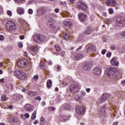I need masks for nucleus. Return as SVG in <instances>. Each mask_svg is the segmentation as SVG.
I'll return each instance as SVG.
<instances>
[{"mask_svg": "<svg viewBox=\"0 0 125 125\" xmlns=\"http://www.w3.org/2000/svg\"><path fill=\"white\" fill-rule=\"evenodd\" d=\"M32 39L33 40L34 42H37V43H42L45 40L44 36L40 34L33 35L32 37Z\"/></svg>", "mask_w": 125, "mask_h": 125, "instance_id": "1", "label": "nucleus"}, {"mask_svg": "<svg viewBox=\"0 0 125 125\" xmlns=\"http://www.w3.org/2000/svg\"><path fill=\"white\" fill-rule=\"evenodd\" d=\"M117 71V68L115 67H109L107 68L105 71V74L111 78V79H115L116 77V72Z\"/></svg>", "mask_w": 125, "mask_h": 125, "instance_id": "2", "label": "nucleus"}, {"mask_svg": "<svg viewBox=\"0 0 125 125\" xmlns=\"http://www.w3.org/2000/svg\"><path fill=\"white\" fill-rule=\"evenodd\" d=\"M27 49L33 56L36 55L39 51V46L38 45H30L27 44Z\"/></svg>", "mask_w": 125, "mask_h": 125, "instance_id": "3", "label": "nucleus"}, {"mask_svg": "<svg viewBox=\"0 0 125 125\" xmlns=\"http://www.w3.org/2000/svg\"><path fill=\"white\" fill-rule=\"evenodd\" d=\"M6 27L7 30L9 31V32H12L13 31H15L16 29H17V26H16V24L13 21H7L6 23Z\"/></svg>", "mask_w": 125, "mask_h": 125, "instance_id": "4", "label": "nucleus"}, {"mask_svg": "<svg viewBox=\"0 0 125 125\" xmlns=\"http://www.w3.org/2000/svg\"><path fill=\"white\" fill-rule=\"evenodd\" d=\"M68 89L69 92L76 94L79 91L80 86L76 84H72L69 86Z\"/></svg>", "mask_w": 125, "mask_h": 125, "instance_id": "5", "label": "nucleus"}, {"mask_svg": "<svg viewBox=\"0 0 125 125\" xmlns=\"http://www.w3.org/2000/svg\"><path fill=\"white\" fill-rule=\"evenodd\" d=\"M85 106H80L79 105H77L76 106V112L78 115H83L84 113H85Z\"/></svg>", "mask_w": 125, "mask_h": 125, "instance_id": "6", "label": "nucleus"}, {"mask_svg": "<svg viewBox=\"0 0 125 125\" xmlns=\"http://www.w3.org/2000/svg\"><path fill=\"white\" fill-rule=\"evenodd\" d=\"M114 21L117 26H121V25H125V18L116 17L114 19Z\"/></svg>", "mask_w": 125, "mask_h": 125, "instance_id": "7", "label": "nucleus"}, {"mask_svg": "<svg viewBox=\"0 0 125 125\" xmlns=\"http://www.w3.org/2000/svg\"><path fill=\"white\" fill-rule=\"evenodd\" d=\"M18 65L19 67H21V68H25V67H27V65H28V60L24 58L19 61Z\"/></svg>", "mask_w": 125, "mask_h": 125, "instance_id": "8", "label": "nucleus"}, {"mask_svg": "<svg viewBox=\"0 0 125 125\" xmlns=\"http://www.w3.org/2000/svg\"><path fill=\"white\" fill-rule=\"evenodd\" d=\"M110 97V95L107 93L104 94L100 100L98 101V104H101V103H103V102H105L107 99H109Z\"/></svg>", "mask_w": 125, "mask_h": 125, "instance_id": "9", "label": "nucleus"}, {"mask_svg": "<svg viewBox=\"0 0 125 125\" xmlns=\"http://www.w3.org/2000/svg\"><path fill=\"white\" fill-rule=\"evenodd\" d=\"M77 8H80V9H82V10H86V9L87 8V6L83 1L81 0H79L78 3L77 5Z\"/></svg>", "mask_w": 125, "mask_h": 125, "instance_id": "10", "label": "nucleus"}, {"mask_svg": "<svg viewBox=\"0 0 125 125\" xmlns=\"http://www.w3.org/2000/svg\"><path fill=\"white\" fill-rule=\"evenodd\" d=\"M82 68L83 70L90 71L91 70V64L90 62H86L82 65Z\"/></svg>", "mask_w": 125, "mask_h": 125, "instance_id": "11", "label": "nucleus"}, {"mask_svg": "<svg viewBox=\"0 0 125 125\" xmlns=\"http://www.w3.org/2000/svg\"><path fill=\"white\" fill-rule=\"evenodd\" d=\"M102 69L99 67H96L93 70V74L98 77L101 75Z\"/></svg>", "mask_w": 125, "mask_h": 125, "instance_id": "12", "label": "nucleus"}, {"mask_svg": "<svg viewBox=\"0 0 125 125\" xmlns=\"http://www.w3.org/2000/svg\"><path fill=\"white\" fill-rule=\"evenodd\" d=\"M24 109L28 112H32L34 110V106L30 104H27L24 106Z\"/></svg>", "mask_w": 125, "mask_h": 125, "instance_id": "13", "label": "nucleus"}, {"mask_svg": "<svg viewBox=\"0 0 125 125\" xmlns=\"http://www.w3.org/2000/svg\"><path fill=\"white\" fill-rule=\"evenodd\" d=\"M84 57V55L82 54H75L73 57V60L75 61H78V60H80L82 58H83Z\"/></svg>", "mask_w": 125, "mask_h": 125, "instance_id": "14", "label": "nucleus"}, {"mask_svg": "<svg viewBox=\"0 0 125 125\" xmlns=\"http://www.w3.org/2000/svg\"><path fill=\"white\" fill-rule=\"evenodd\" d=\"M22 98H23V95L19 94H15L13 96V100H14V101H18V100Z\"/></svg>", "mask_w": 125, "mask_h": 125, "instance_id": "15", "label": "nucleus"}, {"mask_svg": "<svg viewBox=\"0 0 125 125\" xmlns=\"http://www.w3.org/2000/svg\"><path fill=\"white\" fill-rule=\"evenodd\" d=\"M106 3L107 6H114L116 3L115 0H107Z\"/></svg>", "mask_w": 125, "mask_h": 125, "instance_id": "16", "label": "nucleus"}, {"mask_svg": "<svg viewBox=\"0 0 125 125\" xmlns=\"http://www.w3.org/2000/svg\"><path fill=\"white\" fill-rule=\"evenodd\" d=\"M26 78H27V75L21 70V73L20 74V77L19 78V80L24 81V80H26Z\"/></svg>", "mask_w": 125, "mask_h": 125, "instance_id": "17", "label": "nucleus"}, {"mask_svg": "<svg viewBox=\"0 0 125 125\" xmlns=\"http://www.w3.org/2000/svg\"><path fill=\"white\" fill-rule=\"evenodd\" d=\"M110 63L113 66H119V62L117 61L116 58H113L111 59Z\"/></svg>", "mask_w": 125, "mask_h": 125, "instance_id": "18", "label": "nucleus"}, {"mask_svg": "<svg viewBox=\"0 0 125 125\" xmlns=\"http://www.w3.org/2000/svg\"><path fill=\"white\" fill-rule=\"evenodd\" d=\"M79 18L81 20V21H85V20H86V15L83 13L79 14Z\"/></svg>", "mask_w": 125, "mask_h": 125, "instance_id": "19", "label": "nucleus"}, {"mask_svg": "<svg viewBox=\"0 0 125 125\" xmlns=\"http://www.w3.org/2000/svg\"><path fill=\"white\" fill-rule=\"evenodd\" d=\"M96 50V47L93 45H90L87 49V52L88 51H95Z\"/></svg>", "mask_w": 125, "mask_h": 125, "instance_id": "20", "label": "nucleus"}, {"mask_svg": "<svg viewBox=\"0 0 125 125\" xmlns=\"http://www.w3.org/2000/svg\"><path fill=\"white\" fill-rule=\"evenodd\" d=\"M17 11L18 14H19L20 15H21V14H23L24 12V8L21 7H18L17 9Z\"/></svg>", "mask_w": 125, "mask_h": 125, "instance_id": "21", "label": "nucleus"}, {"mask_svg": "<svg viewBox=\"0 0 125 125\" xmlns=\"http://www.w3.org/2000/svg\"><path fill=\"white\" fill-rule=\"evenodd\" d=\"M105 107H103L100 109L99 111V116H104L105 115Z\"/></svg>", "mask_w": 125, "mask_h": 125, "instance_id": "22", "label": "nucleus"}, {"mask_svg": "<svg viewBox=\"0 0 125 125\" xmlns=\"http://www.w3.org/2000/svg\"><path fill=\"white\" fill-rule=\"evenodd\" d=\"M74 99L76 101H79V100H83V97L82 95H77L74 96Z\"/></svg>", "mask_w": 125, "mask_h": 125, "instance_id": "23", "label": "nucleus"}, {"mask_svg": "<svg viewBox=\"0 0 125 125\" xmlns=\"http://www.w3.org/2000/svg\"><path fill=\"white\" fill-rule=\"evenodd\" d=\"M92 32V29H91V28L88 27L84 32V34H85V35H90V33Z\"/></svg>", "mask_w": 125, "mask_h": 125, "instance_id": "24", "label": "nucleus"}, {"mask_svg": "<svg viewBox=\"0 0 125 125\" xmlns=\"http://www.w3.org/2000/svg\"><path fill=\"white\" fill-rule=\"evenodd\" d=\"M22 70H17L14 72V75L18 79H19L20 74H21Z\"/></svg>", "mask_w": 125, "mask_h": 125, "instance_id": "25", "label": "nucleus"}, {"mask_svg": "<svg viewBox=\"0 0 125 125\" xmlns=\"http://www.w3.org/2000/svg\"><path fill=\"white\" fill-rule=\"evenodd\" d=\"M63 108L65 110H68V111H71L72 110V106L69 104H64L63 105Z\"/></svg>", "mask_w": 125, "mask_h": 125, "instance_id": "26", "label": "nucleus"}, {"mask_svg": "<svg viewBox=\"0 0 125 125\" xmlns=\"http://www.w3.org/2000/svg\"><path fill=\"white\" fill-rule=\"evenodd\" d=\"M27 94L28 95H30V96H35V95H37V92L28 91L27 92Z\"/></svg>", "mask_w": 125, "mask_h": 125, "instance_id": "27", "label": "nucleus"}, {"mask_svg": "<svg viewBox=\"0 0 125 125\" xmlns=\"http://www.w3.org/2000/svg\"><path fill=\"white\" fill-rule=\"evenodd\" d=\"M47 24L48 25H49V26H51V27H52V25H53V24H54V21H53V20H52V19H50L48 21Z\"/></svg>", "mask_w": 125, "mask_h": 125, "instance_id": "28", "label": "nucleus"}, {"mask_svg": "<svg viewBox=\"0 0 125 125\" xmlns=\"http://www.w3.org/2000/svg\"><path fill=\"white\" fill-rule=\"evenodd\" d=\"M52 86V81L51 80H48L47 81V87L49 88V87H51Z\"/></svg>", "mask_w": 125, "mask_h": 125, "instance_id": "29", "label": "nucleus"}, {"mask_svg": "<svg viewBox=\"0 0 125 125\" xmlns=\"http://www.w3.org/2000/svg\"><path fill=\"white\" fill-rule=\"evenodd\" d=\"M7 98V97L6 96V95L4 94V95H2L1 97V101H2V102L6 101Z\"/></svg>", "mask_w": 125, "mask_h": 125, "instance_id": "30", "label": "nucleus"}, {"mask_svg": "<svg viewBox=\"0 0 125 125\" xmlns=\"http://www.w3.org/2000/svg\"><path fill=\"white\" fill-rule=\"evenodd\" d=\"M63 38L64 40H69V38H70V34L68 33H65L63 35Z\"/></svg>", "mask_w": 125, "mask_h": 125, "instance_id": "31", "label": "nucleus"}, {"mask_svg": "<svg viewBox=\"0 0 125 125\" xmlns=\"http://www.w3.org/2000/svg\"><path fill=\"white\" fill-rule=\"evenodd\" d=\"M37 117V111H34L33 114L32 115L31 119L32 120H35Z\"/></svg>", "mask_w": 125, "mask_h": 125, "instance_id": "32", "label": "nucleus"}, {"mask_svg": "<svg viewBox=\"0 0 125 125\" xmlns=\"http://www.w3.org/2000/svg\"><path fill=\"white\" fill-rule=\"evenodd\" d=\"M40 121L41 122L42 125H44L45 123V119H44V118L43 117H41Z\"/></svg>", "mask_w": 125, "mask_h": 125, "instance_id": "33", "label": "nucleus"}, {"mask_svg": "<svg viewBox=\"0 0 125 125\" xmlns=\"http://www.w3.org/2000/svg\"><path fill=\"white\" fill-rule=\"evenodd\" d=\"M54 46L56 48V51H60L61 50V47H60L59 45H55Z\"/></svg>", "mask_w": 125, "mask_h": 125, "instance_id": "34", "label": "nucleus"}, {"mask_svg": "<svg viewBox=\"0 0 125 125\" xmlns=\"http://www.w3.org/2000/svg\"><path fill=\"white\" fill-rule=\"evenodd\" d=\"M21 116L22 119H23V117H25V118H26V119H29V118L30 117V115L29 114V113H25L23 115H21Z\"/></svg>", "mask_w": 125, "mask_h": 125, "instance_id": "35", "label": "nucleus"}, {"mask_svg": "<svg viewBox=\"0 0 125 125\" xmlns=\"http://www.w3.org/2000/svg\"><path fill=\"white\" fill-rule=\"evenodd\" d=\"M40 66L41 69H42V70H45V69H46V68H45V67L44 66L43 63L42 62H40Z\"/></svg>", "mask_w": 125, "mask_h": 125, "instance_id": "36", "label": "nucleus"}, {"mask_svg": "<svg viewBox=\"0 0 125 125\" xmlns=\"http://www.w3.org/2000/svg\"><path fill=\"white\" fill-rule=\"evenodd\" d=\"M63 24L65 26H71L72 25V23L70 21H65Z\"/></svg>", "mask_w": 125, "mask_h": 125, "instance_id": "37", "label": "nucleus"}, {"mask_svg": "<svg viewBox=\"0 0 125 125\" xmlns=\"http://www.w3.org/2000/svg\"><path fill=\"white\" fill-rule=\"evenodd\" d=\"M17 122H18V120L16 117L13 118L12 123H17Z\"/></svg>", "mask_w": 125, "mask_h": 125, "instance_id": "38", "label": "nucleus"}, {"mask_svg": "<svg viewBox=\"0 0 125 125\" xmlns=\"http://www.w3.org/2000/svg\"><path fill=\"white\" fill-rule=\"evenodd\" d=\"M33 79L36 81H38L39 80V75H35L34 77H33Z\"/></svg>", "mask_w": 125, "mask_h": 125, "instance_id": "39", "label": "nucleus"}, {"mask_svg": "<svg viewBox=\"0 0 125 125\" xmlns=\"http://www.w3.org/2000/svg\"><path fill=\"white\" fill-rule=\"evenodd\" d=\"M8 88H9V89L12 90L13 89V86L12 85V84H9V85H8Z\"/></svg>", "mask_w": 125, "mask_h": 125, "instance_id": "40", "label": "nucleus"}, {"mask_svg": "<svg viewBox=\"0 0 125 125\" xmlns=\"http://www.w3.org/2000/svg\"><path fill=\"white\" fill-rule=\"evenodd\" d=\"M61 5H63V6H67V2L66 1L62 2L61 3Z\"/></svg>", "mask_w": 125, "mask_h": 125, "instance_id": "41", "label": "nucleus"}, {"mask_svg": "<svg viewBox=\"0 0 125 125\" xmlns=\"http://www.w3.org/2000/svg\"><path fill=\"white\" fill-rule=\"evenodd\" d=\"M109 14H113V13H114V11H113V9L110 8L109 9Z\"/></svg>", "mask_w": 125, "mask_h": 125, "instance_id": "42", "label": "nucleus"}, {"mask_svg": "<svg viewBox=\"0 0 125 125\" xmlns=\"http://www.w3.org/2000/svg\"><path fill=\"white\" fill-rule=\"evenodd\" d=\"M7 15H9V16H12V12H11V11H8Z\"/></svg>", "mask_w": 125, "mask_h": 125, "instance_id": "43", "label": "nucleus"}, {"mask_svg": "<svg viewBox=\"0 0 125 125\" xmlns=\"http://www.w3.org/2000/svg\"><path fill=\"white\" fill-rule=\"evenodd\" d=\"M112 55V53L110 52H108L107 54H106V56L107 57H111V56Z\"/></svg>", "mask_w": 125, "mask_h": 125, "instance_id": "44", "label": "nucleus"}, {"mask_svg": "<svg viewBox=\"0 0 125 125\" xmlns=\"http://www.w3.org/2000/svg\"><path fill=\"white\" fill-rule=\"evenodd\" d=\"M49 110L50 111H54V110H55V108L53 107V106H50L49 108Z\"/></svg>", "mask_w": 125, "mask_h": 125, "instance_id": "45", "label": "nucleus"}, {"mask_svg": "<svg viewBox=\"0 0 125 125\" xmlns=\"http://www.w3.org/2000/svg\"><path fill=\"white\" fill-rule=\"evenodd\" d=\"M19 47H20V48H22V47H23V44H22V42H20L19 43Z\"/></svg>", "mask_w": 125, "mask_h": 125, "instance_id": "46", "label": "nucleus"}, {"mask_svg": "<svg viewBox=\"0 0 125 125\" xmlns=\"http://www.w3.org/2000/svg\"><path fill=\"white\" fill-rule=\"evenodd\" d=\"M67 119H66V116H62V122H66Z\"/></svg>", "mask_w": 125, "mask_h": 125, "instance_id": "47", "label": "nucleus"}, {"mask_svg": "<svg viewBox=\"0 0 125 125\" xmlns=\"http://www.w3.org/2000/svg\"><path fill=\"white\" fill-rule=\"evenodd\" d=\"M105 22L107 23V24H110V23H111V20L110 19H106L105 20Z\"/></svg>", "mask_w": 125, "mask_h": 125, "instance_id": "48", "label": "nucleus"}, {"mask_svg": "<svg viewBox=\"0 0 125 125\" xmlns=\"http://www.w3.org/2000/svg\"><path fill=\"white\" fill-rule=\"evenodd\" d=\"M61 56H62V57H63V56H65V52H64L63 51H61Z\"/></svg>", "mask_w": 125, "mask_h": 125, "instance_id": "49", "label": "nucleus"}, {"mask_svg": "<svg viewBox=\"0 0 125 125\" xmlns=\"http://www.w3.org/2000/svg\"><path fill=\"white\" fill-rule=\"evenodd\" d=\"M35 100H38L39 101H40V100H42V98H41V97L39 96L35 98Z\"/></svg>", "mask_w": 125, "mask_h": 125, "instance_id": "50", "label": "nucleus"}, {"mask_svg": "<svg viewBox=\"0 0 125 125\" xmlns=\"http://www.w3.org/2000/svg\"><path fill=\"white\" fill-rule=\"evenodd\" d=\"M106 49H103L102 51V54L104 55V54H105V53H106Z\"/></svg>", "mask_w": 125, "mask_h": 125, "instance_id": "51", "label": "nucleus"}, {"mask_svg": "<svg viewBox=\"0 0 125 125\" xmlns=\"http://www.w3.org/2000/svg\"><path fill=\"white\" fill-rule=\"evenodd\" d=\"M28 13L29 14H32L33 13V10H32L31 9H30L28 10Z\"/></svg>", "mask_w": 125, "mask_h": 125, "instance_id": "52", "label": "nucleus"}, {"mask_svg": "<svg viewBox=\"0 0 125 125\" xmlns=\"http://www.w3.org/2000/svg\"><path fill=\"white\" fill-rule=\"evenodd\" d=\"M4 37L2 35L0 36V41H3Z\"/></svg>", "mask_w": 125, "mask_h": 125, "instance_id": "53", "label": "nucleus"}, {"mask_svg": "<svg viewBox=\"0 0 125 125\" xmlns=\"http://www.w3.org/2000/svg\"><path fill=\"white\" fill-rule=\"evenodd\" d=\"M15 1H16L18 3H19L20 2H22V0H15Z\"/></svg>", "mask_w": 125, "mask_h": 125, "instance_id": "54", "label": "nucleus"}, {"mask_svg": "<svg viewBox=\"0 0 125 125\" xmlns=\"http://www.w3.org/2000/svg\"><path fill=\"white\" fill-rule=\"evenodd\" d=\"M82 46H80L79 48L76 49V51H80L82 49Z\"/></svg>", "mask_w": 125, "mask_h": 125, "instance_id": "55", "label": "nucleus"}, {"mask_svg": "<svg viewBox=\"0 0 125 125\" xmlns=\"http://www.w3.org/2000/svg\"><path fill=\"white\" fill-rule=\"evenodd\" d=\"M62 84L63 85H68V83H67V82H62Z\"/></svg>", "mask_w": 125, "mask_h": 125, "instance_id": "56", "label": "nucleus"}, {"mask_svg": "<svg viewBox=\"0 0 125 125\" xmlns=\"http://www.w3.org/2000/svg\"><path fill=\"white\" fill-rule=\"evenodd\" d=\"M121 35H122L123 37H125V31H123L122 32Z\"/></svg>", "mask_w": 125, "mask_h": 125, "instance_id": "57", "label": "nucleus"}, {"mask_svg": "<svg viewBox=\"0 0 125 125\" xmlns=\"http://www.w3.org/2000/svg\"><path fill=\"white\" fill-rule=\"evenodd\" d=\"M55 12H56V13H58V12H59V9L58 8L55 9Z\"/></svg>", "mask_w": 125, "mask_h": 125, "instance_id": "58", "label": "nucleus"}, {"mask_svg": "<svg viewBox=\"0 0 125 125\" xmlns=\"http://www.w3.org/2000/svg\"><path fill=\"white\" fill-rule=\"evenodd\" d=\"M20 39L21 40H24V36H23V35L21 36L20 37Z\"/></svg>", "mask_w": 125, "mask_h": 125, "instance_id": "59", "label": "nucleus"}, {"mask_svg": "<svg viewBox=\"0 0 125 125\" xmlns=\"http://www.w3.org/2000/svg\"><path fill=\"white\" fill-rule=\"evenodd\" d=\"M24 55H25L26 57H27L28 56V53H27V52H24Z\"/></svg>", "mask_w": 125, "mask_h": 125, "instance_id": "60", "label": "nucleus"}, {"mask_svg": "<svg viewBox=\"0 0 125 125\" xmlns=\"http://www.w3.org/2000/svg\"><path fill=\"white\" fill-rule=\"evenodd\" d=\"M34 125H37V124H39V122L38 120H35V121L34 122Z\"/></svg>", "mask_w": 125, "mask_h": 125, "instance_id": "61", "label": "nucleus"}, {"mask_svg": "<svg viewBox=\"0 0 125 125\" xmlns=\"http://www.w3.org/2000/svg\"><path fill=\"white\" fill-rule=\"evenodd\" d=\"M81 94L84 96L85 95V92L82 91Z\"/></svg>", "mask_w": 125, "mask_h": 125, "instance_id": "62", "label": "nucleus"}, {"mask_svg": "<svg viewBox=\"0 0 125 125\" xmlns=\"http://www.w3.org/2000/svg\"><path fill=\"white\" fill-rule=\"evenodd\" d=\"M8 108H9V109H10V110H11V109H12V108H13V106H12V105H9V106H8Z\"/></svg>", "mask_w": 125, "mask_h": 125, "instance_id": "63", "label": "nucleus"}, {"mask_svg": "<svg viewBox=\"0 0 125 125\" xmlns=\"http://www.w3.org/2000/svg\"><path fill=\"white\" fill-rule=\"evenodd\" d=\"M86 91H87V92H89V91H90V89L88 88H86Z\"/></svg>", "mask_w": 125, "mask_h": 125, "instance_id": "64", "label": "nucleus"}]
</instances>
